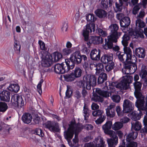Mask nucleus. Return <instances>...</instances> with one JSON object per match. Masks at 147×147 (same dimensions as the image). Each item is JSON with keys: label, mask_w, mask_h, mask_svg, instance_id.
Segmentation results:
<instances>
[{"label": "nucleus", "mask_w": 147, "mask_h": 147, "mask_svg": "<svg viewBox=\"0 0 147 147\" xmlns=\"http://www.w3.org/2000/svg\"><path fill=\"white\" fill-rule=\"evenodd\" d=\"M76 78L72 72L70 74L65 75V81L67 82L74 81Z\"/></svg>", "instance_id": "nucleus-44"}, {"label": "nucleus", "mask_w": 147, "mask_h": 147, "mask_svg": "<svg viewBox=\"0 0 147 147\" xmlns=\"http://www.w3.org/2000/svg\"><path fill=\"white\" fill-rule=\"evenodd\" d=\"M70 57L72 60L74 61L76 64H79L82 62V59L84 61L87 60V58L85 55H81L80 51H77L72 54Z\"/></svg>", "instance_id": "nucleus-9"}, {"label": "nucleus", "mask_w": 147, "mask_h": 147, "mask_svg": "<svg viewBox=\"0 0 147 147\" xmlns=\"http://www.w3.org/2000/svg\"><path fill=\"white\" fill-rule=\"evenodd\" d=\"M101 7L105 9H107L109 7L112 5L113 1L112 0H100Z\"/></svg>", "instance_id": "nucleus-31"}, {"label": "nucleus", "mask_w": 147, "mask_h": 147, "mask_svg": "<svg viewBox=\"0 0 147 147\" xmlns=\"http://www.w3.org/2000/svg\"><path fill=\"white\" fill-rule=\"evenodd\" d=\"M106 64H107L105 65V69L107 71L109 72L113 69L115 67V63L113 60Z\"/></svg>", "instance_id": "nucleus-39"}, {"label": "nucleus", "mask_w": 147, "mask_h": 147, "mask_svg": "<svg viewBox=\"0 0 147 147\" xmlns=\"http://www.w3.org/2000/svg\"><path fill=\"white\" fill-rule=\"evenodd\" d=\"M65 63L67 66L66 68L65 67V73L68 72L69 70L72 69L74 67L75 63L74 61L71 59V57L69 59H65Z\"/></svg>", "instance_id": "nucleus-26"}, {"label": "nucleus", "mask_w": 147, "mask_h": 147, "mask_svg": "<svg viewBox=\"0 0 147 147\" xmlns=\"http://www.w3.org/2000/svg\"><path fill=\"white\" fill-rule=\"evenodd\" d=\"M95 13L96 16L100 18H105L107 16V12L102 9H97L95 11Z\"/></svg>", "instance_id": "nucleus-33"}, {"label": "nucleus", "mask_w": 147, "mask_h": 147, "mask_svg": "<svg viewBox=\"0 0 147 147\" xmlns=\"http://www.w3.org/2000/svg\"><path fill=\"white\" fill-rule=\"evenodd\" d=\"M95 30V25L94 23H92L86 25V28L84 30L83 35L84 37V40L86 41H88L89 39L88 37L89 33L94 34Z\"/></svg>", "instance_id": "nucleus-10"}, {"label": "nucleus", "mask_w": 147, "mask_h": 147, "mask_svg": "<svg viewBox=\"0 0 147 147\" xmlns=\"http://www.w3.org/2000/svg\"><path fill=\"white\" fill-rule=\"evenodd\" d=\"M69 127L67 131H65V135L67 134V136H71V138L74 136L75 126L76 125L75 120H72L70 122V124L69 125Z\"/></svg>", "instance_id": "nucleus-21"}, {"label": "nucleus", "mask_w": 147, "mask_h": 147, "mask_svg": "<svg viewBox=\"0 0 147 147\" xmlns=\"http://www.w3.org/2000/svg\"><path fill=\"white\" fill-rule=\"evenodd\" d=\"M96 83V78L93 75H88L83 79L77 83V85L80 88H85L88 90L91 89V86H94Z\"/></svg>", "instance_id": "nucleus-1"}, {"label": "nucleus", "mask_w": 147, "mask_h": 147, "mask_svg": "<svg viewBox=\"0 0 147 147\" xmlns=\"http://www.w3.org/2000/svg\"><path fill=\"white\" fill-rule=\"evenodd\" d=\"M55 72L59 74V79L62 81L64 78V69L63 63L56 64L54 67Z\"/></svg>", "instance_id": "nucleus-14"}, {"label": "nucleus", "mask_w": 147, "mask_h": 147, "mask_svg": "<svg viewBox=\"0 0 147 147\" xmlns=\"http://www.w3.org/2000/svg\"><path fill=\"white\" fill-rule=\"evenodd\" d=\"M140 9V7L138 5H136L133 8L132 10V13L134 15H136Z\"/></svg>", "instance_id": "nucleus-59"}, {"label": "nucleus", "mask_w": 147, "mask_h": 147, "mask_svg": "<svg viewBox=\"0 0 147 147\" xmlns=\"http://www.w3.org/2000/svg\"><path fill=\"white\" fill-rule=\"evenodd\" d=\"M11 101L14 104L15 106L18 108H20L24 106L25 104L24 98L21 96L17 94H14L11 97Z\"/></svg>", "instance_id": "nucleus-11"}, {"label": "nucleus", "mask_w": 147, "mask_h": 147, "mask_svg": "<svg viewBox=\"0 0 147 147\" xmlns=\"http://www.w3.org/2000/svg\"><path fill=\"white\" fill-rule=\"evenodd\" d=\"M133 80L132 76H125L123 77V79L119 83H118L117 81H116L113 82L109 84L111 86H116V88H117L127 90L129 88V84L132 82Z\"/></svg>", "instance_id": "nucleus-3"}, {"label": "nucleus", "mask_w": 147, "mask_h": 147, "mask_svg": "<svg viewBox=\"0 0 147 147\" xmlns=\"http://www.w3.org/2000/svg\"><path fill=\"white\" fill-rule=\"evenodd\" d=\"M131 21L130 18L128 17H125L121 18L120 20L121 29L123 30L127 29L129 26Z\"/></svg>", "instance_id": "nucleus-20"}, {"label": "nucleus", "mask_w": 147, "mask_h": 147, "mask_svg": "<svg viewBox=\"0 0 147 147\" xmlns=\"http://www.w3.org/2000/svg\"><path fill=\"white\" fill-rule=\"evenodd\" d=\"M130 37L127 34H125L122 37L121 42L124 46H127L128 45V41L130 40Z\"/></svg>", "instance_id": "nucleus-41"}, {"label": "nucleus", "mask_w": 147, "mask_h": 147, "mask_svg": "<svg viewBox=\"0 0 147 147\" xmlns=\"http://www.w3.org/2000/svg\"><path fill=\"white\" fill-rule=\"evenodd\" d=\"M36 134L40 137H42L44 134L42 132V130L40 129H37L36 130Z\"/></svg>", "instance_id": "nucleus-63"}, {"label": "nucleus", "mask_w": 147, "mask_h": 147, "mask_svg": "<svg viewBox=\"0 0 147 147\" xmlns=\"http://www.w3.org/2000/svg\"><path fill=\"white\" fill-rule=\"evenodd\" d=\"M8 90L11 91L17 92L20 90V87L18 84H11L8 88Z\"/></svg>", "instance_id": "nucleus-40"}, {"label": "nucleus", "mask_w": 147, "mask_h": 147, "mask_svg": "<svg viewBox=\"0 0 147 147\" xmlns=\"http://www.w3.org/2000/svg\"><path fill=\"white\" fill-rule=\"evenodd\" d=\"M143 122L144 126L141 129L140 131L142 133L147 134V114L146 116H144Z\"/></svg>", "instance_id": "nucleus-38"}, {"label": "nucleus", "mask_w": 147, "mask_h": 147, "mask_svg": "<svg viewBox=\"0 0 147 147\" xmlns=\"http://www.w3.org/2000/svg\"><path fill=\"white\" fill-rule=\"evenodd\" d=\"M53 61L57 62L62 57V55L61 54L58 52L54 53L53 55Z\"/></svg>", "instance_id": "nucleus-49"}, {"label": "nucleus", "mask_w": 147, "mask_h": 147, "mask_svg": "<svg viewBox=\"0 0 147 147\" xmlns=\"http://www.w3.org/2000/svg\"><path fill=\"white\" fill-rule=\"evenodd\" d=\"M7 108L8 106L6 103L3 102H0V112H4Z\"/></svg>", "instance_id": "nucleus-52"}, {"label": "nucleus", "mask_w": 147, "mask_h": 147, "mask_svg": "<svg viewBox=\"0 0 147 147\" xmlns=\"http://www.w3.org/2000/svg\"><path fill=\"white\" fill-rule=\"evenodd\" d=\"M106 116L105 115L102 117H99V118L95 121V122L97 124H101L106 119Z\"/></svg>", "instance_id": "nucleus-54"}, {"label": "nucleus", "mask_w": 147, "mask_h": 147, "mask_svg": "<svg viewBox=\"0 0 147 147\" xmlns=\"http://www.w3.org/2000/svg\"><path fill=\"white\" fill-rule=\"evenodd\" d=\"M83 111L84 113V119L85 120H87L88 119L89 115L88 109H83Z\"/></svg>", "instance_id": "nucleus-56"}, {"label": "nucleus", "mask_w": 147, "mask_h": 147, "mask_svg": "<svg viewBox=\"0 0 147 147\" xmlns=\"http://www.w3.org/2000/svg\"><path fill=\"white\" fill-rule=\"evenodd\" d=\"M86 18V20L88 22H94L96 20V18L94 17L93 14H87Z\"/></svg>", "instance_id": "nucleus-51"}, {"label": "nucleus", "mask_w": 147, "mask_h": 147, "mask_svg": "<svg viewBox=\"0 0 147 147\" xmlns=\"http://www.w3.org/2000/svg\"><path fill=\"white\" fill-rule=\"evenodd\" d=\"M104 40V38L100 36H91L89 41L87 42V44L90 46V44H99L102 43Z\"/></svg>", "instance_id": "nucleus-19"}, {"label": "nucleus", "mask_w": 147, "mask_h": 147, "mask_svg": "<svg viewBox=\"0 0 147 147\" xmlns=\"http://www.w3.org/2000/svg\"><path fill=\"white\" fill-rule=\"evenodd\" d=\"M93 97L92 98V100L95 102H102L103 101V98L101 96L98 95L96 93H94L93 95Z\"/></svg>", "instance_id": "nucleus-43"}, {"label": "nucleus", "mask_w": 147, "mask_h": 147, "mask_svg": "<svg viewBox=\"0 0 147 147\" xmlns=\"http://www.w3.org/2000/svg\"><path fill=\"white\" fill-rule=\"evenodd\" d=\"M112 99L114 102H119L120 100L121 97L119 95H114L112 96Z\"/></svg>", "instance_id": "nucleus-57"}, {"label": "nucleus", "mask_w": 147, "mask_h": 147, "mask_svg": "<svg viewBox=\"0 0 147 147\" xmlns=\"http://www.w3.org/2000/svg\"><path fill=\"white\" fill-rule=\"evenodd\" d=\"M92 115L94 117H100L104 115V114L103 111L100 110H98L93 111Z\"/></svg>", "instance_id": "nucleus-48"}, {"label": "nucleus", "mask_w": 147, "mask_h": 147, "mask_svg": "<svg viewBox=\"0 0 147 147\" xmlns=\"http://www.w3.org/2000/svg\"><path fill=\"white\" fill-rule=\"evenodd\" d=\"M123 67L122 69L123 73L126 74H131L135 72L137 69L136 64L131 61L126 60L123 63Z\"/></svg>", "instance_id": "nucleus-6"}, {"label": "nucleus", "mask_w": 147, "mask_h": 147, "mask_svg": "<svg viewBox=\"0 0 147 147\" xmlns=\"http://www.w3.org/2000/svg\"><path fill=\"white\" fill-rule=\"evenodd\" d=\"M119 28L118 25L116 24H111L109 26L110 32L109 36L118 39L122 34L121 32L118 31Z\"/></svg>", "instance_id": "nucleus-12"}, {"label": "nucleus", "mask_w": 147, "mask_h": 147, "mask_svg": "<svg viewBox=\"0 0 147 147\" xmlns=\"http://www.w3.org/2000/svg\"><path fill=\"white\" fill-rule=\"evenodd\" d=\"M105 142L104 141L102 138H100L99 140V143L98 144V147H105Z\"/></svg>", "instance_id": "nucleus-61"}, {"label": "nucleus", "mask_w": 147, "mask_h": 147, "mask_svg": "<svg viewBox=\"0 0 147 147\" xmlns=\"http://www.w3.org/2000/svg\"><path fill=\"white\" fill-rule=\"evenodd\" d=\"M142 84H144L141 81L134 82L133 84L135 90L134 95L137 99L136 105L138 107L142 105L143 102H145L146 98L141 92Z\"/></svg>", "instance_id": "nucleus-2"}, {"label": "nucleus", "mask_w": 147, "mask_h": 147, "mask_svg": "<svg viewBox=\"0 0 147 147\" xmlns=\"http://www.w3.org/2000/svg\"><path fill=\"white\" fill-rule=\"evenodd\" d=\"M107 75L104 73H101L100 74L98 79V84L103 83L104 82L107 80Z\"/></svg>", "instance_id": "nucleus-34"}, {"label": "nucleus", "mask_w": 147, "mask_h": 147, "mask_svg": "<svg viewBox=\"0 0 147 147\" xmlns=\"http://www.w3.org/2000/svg\"><path fill=\"white\" fill-rule=\"evenodd\" d=\"M145 102H144L142 106L139 107L136 105V102H135V106L138 108L139 111V113H138L137 111H134L132 112L131 113V118L134 120L136 121L139 120L141 118V116L143 115V113L145 114L146 116L147 114V96L145 99Z\"/></svg>", "instance_id": "nucleus-4"}, {"label": "nucleus", "mask_w": 147, "mask_h": 147, "mask_svg": "<svg viewBox=\"0 0 147 147\" xmlns=\"http://www.w3.org/2000/svg\"><path fill=\"white\" fill-rule=\"evenodd\" d=\"M123 107L125 113H128L133 110L134 105L129 100L125 99L123 102Z\"/></svg>", "instance_id": "nucleus-17"}, {"label": "nucleus", "mask_w": 147, "mask_h": 147, "mask_svg": "<svg viewBox=\"0 0 147 147\" xmlns=\"http://www.w3.org/2000/svg\"><path fill=\"white\" fill-rule=\"evenodd\" d=\"M40 57L42 59L41 65L42 67H48L53 63V56L47 51H41Z\"/></svg>", "instance_id": "nucleus-5"}, {"label": "nucleus", "mask_w": 147, "mask_h": 147, "mask_svg": "<svg viewBox=\"0 0 147 147\" xmlns=\"http://www.w3.org/2000/svg\"><path fill=\"white\" fill-rule=\"evenodd\" d=\"M113 55L112 54H105L101 57L100 61L101 62L106 64L107 63L113 60Z\"/></svg>", "instance_id": "nucleus-29"}, {"label": "nucleus", "mask_w": 147, "mask_h": 147, "mask_svg": "<svg viewBox=\"0 0 147 147\" xmlns=\"http://www.w3.org/2000/svg\"><path fill=\"white\" fill-rule=\"evenodd\" d=\"M101 51L99 50L96 49H93L90 53L91 59L93 60L98 61L99 60L100 57Z\"/></svg>", "instance_id": "nucleus-25"}, {"label": "nucleus", "mask_w": 147, "mask_h": 147, "mask_svg": "<svg viewBox=\"0 0 147 147\" xmlns=\"http://www.w3.org/2000/svg\"><path fill=\"white\" fill-rule=\"evenodd\" d=\"M32 119L31 115L29 113H25L22 116V120L23 122L26 123H30Z\"/></svg>", "instance_id": "nucleus-32"}, {"label": "nucleus", "mask_w": 147, "mask_h": 147, "mask_svg": "<svg viewBox=\"0 0 147 147\" xmlns=\"http://www.w3.org/2000/svg\"><path fill=\"white\" fill-rule=\"evenodd\" d=\"M139 74L141 78L140 81L144 84H147V67L146 66H142Z\"/></svg>", "instance_id": "nucleus-16"}, {"label": "nucleus", "mask_w": 147, "mask_h": 147, "mask_svg": "<svg viewBox=\"0 0 147 147\" xmlns=\"http://www.w3.org/2000/svg\"><path fill=\"white\" fill-rule=\"evenodd\" d=\"M137 132L132 131L128 134L126 136L125 143L126 147H137V143L133 140L136 139L138 136Z\"/></svg>", "instance_id": "nucleus-8"}, {"label": "nucleus", "mask_w": 147, "mask_h": 147, "mask_svg": "<svg viewBox=\"0 0 147 147\" xmlns=\"http://www.w3.org/2000/svg\"><path fill=\"white\" fill-rule=\"evenodd\" d=\"M14 49L16 53L19 54L20 52L21 45L19 41L15 40L14 44Z\"/></svg>", "instance_id": "nucleus-42"}, {"label": "nucleus", "mask_w": 147, "mask_h": 147, "mask_svg": "<svg viewBox=\"0 0 147 147\" xmlns=\"http://www.w3.org/2000/svg\"><path fill=\"white\" fill-rule=\"evenodd\" d=\"M114 105H110L106 109V114L107 116L110 117H113L115 115V110Z\"/></svg>", "instance_id": "nucleus-28"}, {"label": "nucleus", "mask_w": 147, "mask_h": 147, "mask_svg": "<svg viewBox=\"0 0 147 147\" xmlns=\"http://www.w3.org/2000/svg\"><path fill=\"white\" fill-rule=\"evenodd\" d=\"M45 126L50 131L53 132H59L60 129L58 123L48 121L45 124Z\"/></svg>", "instance_id": "nucleus-13"}, {"label": "nucleus", "mask_w": 147, "mask_h": 147, "mask_svg": "<svg viewBox=\"0 0 147 147\" xmlns=\"http://www.w3.org/2000/svg\"><path fill=\"white\" fill-rule=\"evenodd\" d=\"M123 126V124L121 122H115L112 125V129L115 130H119L122 128Z\"/></svg>", "instance_id": "nucleus-47"}, {"label": "nucleus", "mask_w": 147, "mask_h": 147, "mask_svg": "<svg viewBox=\"0 0 147 147\" xmlns=\"http://www.w3.org/2000/svg\"><path fill=\"white\" fill-rule=\"evenodd\" d=\"M73 91L70 86H67V89L65 92V97L67 98H70L72 96Z\"/></svg>", "instance_id": "nucleus-50"}, {"label": "nucleus", "mask_w": 147, "mask_h": 147, "mask_svg": "<svg viewBox=\"0 0 147 147\" xmlns=\"http://www.w3.org/2000/svg\"><path fill=\"white\" fill-rule=\"evenodd\" d=\"M38 44L39 45L40 48L41 50H47L45 43L42 41L40 40H39Z\"/></svg>", "instance_id": "nucleus-60"}, {"label": "nucleus", "mask_w": 147, "mask_h": 147, "mask_svg": "<svg viewBox=\"0 0 147 147\" xmlns=\"http://www.w3.org/2000/svg\"><path fill=\"white\" fill-rule=\"evenodd\" d=\"M93 127V126L91 124H86L84 126V129L87 130H92Z\"/></svg>", "instance_id": "nucleus-64"}, {"label": "nucleus", "mask_w": 147, "mask_h": 147, "mask_svg": "<svg viewBox=\"0 0 147 147\" xmlns=\"http://www.w3.org/2000/svg\"><path fill=\"white\" fill-rule=\"evenodd\" d=\"M97 31L98 34L100 35V36H102V37H105L107 35L106 32L103 30L101 28H98Z\"/></svg>", "instance_id": "nucleus-55"}, {"label": "nucleus", "mask_w": 147, "mask_h": 147, "mask_svg": "<svg viewBox=\"0 0 147 147\" xmlns=\"http://www.w3.org/2000/svg\"><path fill=\"white\" fill-rule=\"evenodd\" d=\"M123 50V52L126 56V60H131L132 55L131 49L129 47H127V46H124Z\"/></svg>", "instance_id": "nucleus-30"}, {"label": "nucleus", "mask_w": 147, "mask_h": 147, "mask_svg": "<svg viewBox=\"0 0 147 147\" xmlns=\"http://www.w3.org/2000/svg\"><path fill=\"white\" fill-rule=\"evenodd\" d=\"M131 129L134 130L135 131H139L141 129L142 127L141 123L139 121H136L135 123H131Z\"/></svg>", "instance_id": "nucleus-35"}, {"label": "nucleus", "mask_w": 147, "mask_h": 147, "mask_svg": "<svg viewBox=\"0 0 147 147\" xmlns=\"http://www.w3.org/2000/svg\"><path fill=\"white\" fill-rule=\"evenodd\" d=\"M116 55L118 57V58L120 61L123 63L125 62V59L126 60L125 55L124 53L120 51H118L116 53ZM126 61V60H125Z\"/></svg>", "instance_id": "nucleus-37"}, {"label": "nucleus", "mask_w": 147, "mask_h": 147, "mask_svg": "<svg viewBox=\"0 0 147 147\" xmlns=\"http://www.w3.org/2000/svg\"><path fill=\"white\" fill-rule=\"evenodd\" d=\"M115 110L119 116H122L124 113H126L123 111V109L122 111H121V109L119 106H117L116 107Z\"/></svg>", "instance_id": "nucleus-53"}, {"label": "nucleus", "mask_w": 147, "mask_h": 147, "mask_svg": "<svg viewBox=\"0 0 147 147\" xmlns=\"http://www.w3.org/2000/svg\"><path fill=\"white\" fill-rule=\"evenodd\" d=\"M111 137L110 139H107V142L108 145V147H114V144L116 145L118 143V138L115 133L111 136V135H108Z\"/></svg>", "instance_id": "nucleus-24"}, {"label": "nucleus", "mask_w": 147, "mask_h": 147, "mask_svg": "<svg viewBox=\"0 0 147 147\" xmlns=\"http://www.w3.org/2000/svg\"><path fill=\"white\" fill-rule=\"evenodd\" d=\"M76 78H79L80 77L82 72V70L80 67H76L72 72Z\"/></svg>", "instance_id": "nucleus-36"}, {"label": "nucleus", "mask_w": 147, "mask_h": 147, "mask_svg": "<svg viewBox=\"0 0 147 147\" xmlns=\"http://www.w3.org/2000/svg\"><path fill=\"white\" fill-rule=\"evenodd\" d=\"M130 120V119L126 117H124L120 119L121 122L122 123H126L128 122Z\"/></svg>", "instance_id": "nucleus-62"}, {"label": "nucleus", "mask_w": 147, "mask_h": 147, "mask_svg": "<svg viewBox=\"0 0 147 147\" xmlns=\"http://www.w3.org/2000/svg\"><path fill=\"white\" fill-rule=\"evenodd\" d=\"M112 126V122L111 121H108L104 125L102 126V128L104 130V133L107 135H113V133H115L114 131L113 130H110Z\"/></svg>", "instance_id": "nucleus-18"}, {"label": "nucleus", "mask_w": 147, "mask_h": 147, "mask_svg": "<svg viewBox=\"0 0 147 147\" xmlns=\"http://www.w3.org/2000/svg\"><path fill=\"white\" fill-rule=\"evenodd\" d=\"M119 4L117 2L115 3V5L117 11H121L123 2H127L128 0H119Z\"/></svg>", "instance_id": "nucleus-45"}, {"label": "nucleus", "mask_w": 147, "mask_h": 147, "mask_svg": "<svg viewBox=\"0 0 147 147\" xmlns=\"http://www.w3.org/2000/svg\"><path fill=\"white\" fill-rule=\"evenodd\" d=\"M117 39L116 38L109 36L107 39H105V44L103 46V48L106 50L112 49L113 46V43L116 42Z\"/></svg>", "instance_id": "nucleus-15"}, {"label": "nucleus", "mask_w": 147, "mask_h": 147, "mask_svg": "<svg viewBox=\"0 0 147 147\" xmlns=\"http://www.w3.org/2000/svg\"><path fill=\"white\" fill-rule=\"evenodd\" d=\"M73 136L71 138V136H67V134L65 135V139H66L68 142V144L71 147H77L79 142L78 136L75 134L74 138L73 139V143L71 142V140L72 139Z\"/></svg>", "instance_id": "nucleus-22"}, {"label": "nucleus", "mask_w": 147, "mask_h": 147, "mask_svg": "<svg viewBox=\"0 0 147 147\" xmlns=\"http://www.w3.org/2000/svg\"><path fill=\"white\" fill-rule=\"evenodd\" d=\"M135 55L139 58H144L145 57L146 50L144 48L139 47L136 48L135 51H134Z\"/></svg>", "instance_id": "nucleus-23"}, {"label": "nucleus", "mask_w": 147, "mask_h": 147, "mask_svg": "<svg viewBox=\"0 0 147 147\" xmlns=\"http://www.w3.org/2000/svg\"><path fill=\"white\" fill-rule=\"evenodd\" d=\"M43 82V80L41 79L39 83L38 84L37 86V90L38 92L40 94H41L42 93V90L41 89L42 84Z\"/></svg>", "instance_id": "nucleus-58"}, {"label": "nucleus", "mask_w": 147, "mask_h": 147, "mask_svg": "<svg viewBox=\"0 0 147 147\" xmlns=\"http://www.w3.org/2000/svg\"><path fill=\"white\" fill-rule=\"evenodd\" d=\"M11 94L8 91L4 90L0 94V99L1 100L9 102L10 100Z\"/></svg>", "instance_id": "nucleus-27"}, {"label": "nucleus", "mask_w": 147, "mask_h": 147, "mask_svg": "<svg viewBox=\"0 0 147 147\" xmlns=\"http://www.w3.org/2000/svg\"><path fill=\"white\" fill-rule=\"evenodd\" d=\"M136 27H138L139 28H136L133 32V34L135 36V38H144L143 30L141 28H143L145 26V23L140 19L138 18L136 21Z\"/></svg>", "instance_id": "nucleus-7"}, {"label": "nucleus", "mask_w": 147, "mask_h": 147, "mask_svg": "<svg viewBox=\"0 0 147 147\" xmlns=\"http://www.w3.org/2000/svg\"><path fill=\"white\" fill-rule=\"evenodd\" d=\"M104 65L103 63H99L96 65V74H99L100 72L104 70Z\"/></svg>", "instance_id": "nucleus-46"}]
</instances>
